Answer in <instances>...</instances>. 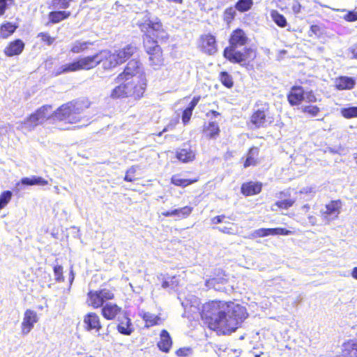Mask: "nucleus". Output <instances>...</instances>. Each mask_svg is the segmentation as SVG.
<instances>
[{
    "label": "nucleus",
    "instance_id": "20",
    "mask_svg": "<svg viewBox=\"0 0 357 357\" xmlns=\"http://www.w3.org/2000/svg\"><path fill=\"white\" fill-rule=\"evenodd\" d=\"M160 350L168 353L172 346V340L166 330H162L160 334V340L157 344Z\"/></svg>",
    "mask_w": 357,
    "mask_h": 357
},
{
    "label": "nucleus",
    "instance_id": "32",
    "mask_svg": "<svg viewBox=\"0 0 357 357\" xmlns=\"http://www.w3.org/2000/svg\"><path fill=\"white\" fill-rule=\"evenodd\" d=\"M18 27L17 24L11 22H6L0 26V37L2 38H7L12 35L16 29Z\"/></svg>",
    "mask_w": 357,
    "mask_h": 357
},
{
    "label": "nucleus",
    "instance_id": "46",
    "mask_svg": "<svg viewBox=\"0 0 357 357\" xmlns=\"http://www.w3.org/2000/svg\"><path fill=\"white\" fill-rule=\"evenodd\" d=\"M12 197V192L9 190L3 192L0 195V209L4 208L10 202Z\"/></svg>",
    "mask_w": 357,
    "mask_h": 357
},
{
    "label": "nucleus",
    "instance_id": "24",
    "mask_svg": "<svg viewBox=\"0 0 357 357\" xmlns=\"http://www.w3.org/2000/svg\"><path fill=\"white\" fill-rule=\"evenodd\" d=\"M355 80L349 77H340L335 80V86L339 90H349L354 88Z\"/></svg>",
    "mask_w": 357,
    "mask_h": 357
},
{
    "label": "nucleus",
    "instance_id": "4",
    "mask_svg": "<svg viewBox=\"0 0 357 357\" xmlns=\"http://www.w3.org/2000/svg\"><path fill=\"white\" fill-rule=\"evenodd\" d=\"M136 24L144 33V41L148 38L161 41L169 38L160 20L147 10L137 15Z\"/></svg>",
    "mask_w": 357,
    "mask_h": 357
},
{
    "label": "nucleus",
    "instance_id": "34",
    "mask_svg": "<svg viewBox=\"0 0 357 357\" xmlns=\"http://www.w3.org/2000/svg\"><path fill=\"white\" fill-rule=\"evenodd\" d=\"M92 43L77 40L73 43L71 45L70 51L73 53H80L88 49L89 45H91Z\"/></svg>",
    "mask_w": 357,
    "mask_h": 357
},
{
    "label": "nucleus",
    "instance_id": "10",
    "mask_svg": "<svg viewBox=\"0 0 357 357\" xmlns=\"http://www.w3.org/2000/svg\"><path fill=\"white\" fill-rule=\"evenodd\" d=\"M342 202L340 200H334L330 202L320 211L321 217L326 223L334 220L338 218L341 212Z\"/></svg>",
    "mask_w": 357,
    "mask_h": 357
},
{
    "label": "nucleus",
    "instance_id": "59",
    "mask_svg": "<svg viewBox=\"0 0 357 357\" xmlns=\"http://www.w3.org/2000/svg\"><path fill=\"white\" fill-rule=\"evenodd\" d=\"M225 218V215L215 216L212 218L211 222L213 224H219L223 221Z\"/></svg>",
    "mask_w": 357,
    "mask_h": 357
},
{
    "label": "nucleus",
    "instance_id": "64",
    "mask_svg": "<svg viewBox=\"0 0 357 357\" xmlns=\"http://www.w3.org/2000/svg\"><path fill=\"white\" fill-rule=\"evenodd\" d=\"M351 275L353 278L357 280V267H355L352 269Z\"/></svg>",
    "mask_w": 357,
    "mask_h": 357
},
{
    "label": "nucleus",
    "instance_id": "22",
    "mask_svg": "<svg viewBox=\"0 0 357 357\" xmlns=\"http://www.w3.org/2000/svg\"><path fill=\"white\" fill-rule=\"evenodd\" d=\"M342 353L343 357H357V339L343 344Z\"/></svg>",
    "mask_w": 357,
    "mask_h": 357
},
{
    "label": "nucleus",
    "instance_id": "44",
    "mask_svg": "<svg viewBox=\"0 0 357 357\" xmlns=\"http://www.w3.org/2000/svg\"><path fill=\"white\" fill-rule=\"evenodd\" d=\"M73 0H52V6L55 9H66Z\"/></svg>",
    "mask_w": 357,
    "mask_h": 357
},
{
    "label": "nucleus",
    "instance_id": "45",
    "mask_svg": "<svg viewBox=\"0 0 357 357\" xmlns=\"http://www.w3.org/2000/svg\"><path fill=\"white\" fill-rule=\"evenodd\" d=\"M220 80L227 88H231L233 86L232 77L226 72H222L220 74Z\"/></svg>",
    "mask_w": 357,
    "mask_h": 357
},
{
    "label": "nucleus",
    "instance_id": "52",
    "mask_svg": "<svg viewBox=\"0 0 357 357\" xmlns=\"http://www.w3.org/2000/svg\"><path fill=\"white\" fill-rule=\"evenodd\" d=\"M55 279L57 281L63 280V268L61 266H56L54 268Z\"/></svg>",
    "mask_w": 357,
    "mask_h": 357
},
{
    "label": "nucleus",
    "instance_id": "48",
    "mask_svg": "<svg viewBox=\"0 0 357 357\" xmlns=\"http://www.w3.org/2000/svg\"><path fill=\"white\" fill-rule=\"evenodd\" d=\"M317 98L312 91H304L303 101L308 103H313L317 102Z\"/></svg>",
    "mask_w": 357,
    "mask_h": 357
},
{
    "label": "nucleus",
    "instance_id": "63",
    "mask_svg": "<svg viewBox=\"0 0 357 357\" xmlns=\"http://www.w3.org/2000/svg\"><path fill=\"white\" fill-rule=\"evenodd\" d=\"M353 54L352 58L357 59V46H355L351 49Z\"/></svg>",
    "mask_w": 357,
    "mask_h": 357
},
{
    "label": "nucleus",
    "instance_id": "12",
    "mask_svg": "<svg viewBox=\"0 0 357 357\" xmlns=\"http://www.w3.org/2000/svg\"><path fill=\"white\" fill-rule=\"evenodd\" d=\"M39 317L37 312L33 310H25L22 321L21 323V332L23 335H28L38 321Z\"/></svg>",
    "mask_w": 357,
    "mask_h": 357
},
{
    "label": "nucleus",
    "instance_id": "21",
    "mask_svg": "<svg viewBox=\"0 0 357 357\" xmlns=\"http://www.w3.org/2000/svg\"><path fill=\"white\" fill-rule=\"evenodd\" d=\"M136 51V47L131 45H128L122 49L115 51L120 64L128 59Z\"/></svg>",
    "mask_w": 357,
    "mask_h": 357
},
{
    "label": "nucleus",
    "instance_id": "31",
    "mask_svg": "<svg viewBox=\"0 0 357 357\" xmlns=\"http://www.w3.org/2000/svg\"><path fill=\"white\" fill-rule=\"evenodd\" d=\"M21 183L23 185H46L48 184V181L40 176H33L32 177H24L21 180Z\"/></svg>",
    "mask_w": 357,
    "mask_h": 357
},
{
    "label": "nucleus",
    "instance_id": "27",
    "mask_svg": "<svg viewBox=\"0 0 357 357\" xmlns=\"http://www.w3.org/2000/svg\"><path fill=\"white\" fill-rule=\"evenodd\" d=\"M176 157L183 162H189L194 160L195 153L190 147L183 148L177 151Z\"/></svg>",
    "mask_w": 357,
    "mask_h": 357
},
{
    "label": "nucleus",
    "instance_id": "55",
    "mask_svg": "<svg viewBox=\"0 0 357 357\" xmlns=\"http://www.w3.org/2000/svg\"><path fill=\"white\" fill-rule=\"evenodd\" d=\"M192 114V112L190 111V109H185L183 111V116H182V121H183V123L185 124L190 121Z\"/></svg>",
    "mask_w": 357,
    "mask_h": 357
},
{
    "label": "nucleus",
    "instance_id": "54",
    "mask_svg": "<svg viewBox=\"0 0 357 357\" xmlns=\"http://www.w3.org/2000/svg\"><path fill=\"white\" fill-rule=\"evenodd\" d=\"M344 19L348 22H355L357 20V12L349 11L344 16Z\"/></svg>",
    "mask_w": 357,
    "mask_h": 357
},
{
    "label": "nucleus",
    "instance_id": "16",
    "mask_svg": "<svg viewBox=\"0 0 357 357\" xmlns=\"http://www.w3.org/2000/svg\"><path fill=\"white\" fill-rule=\"evenodd\" d=\"M122 311L121 307L113 303H107L102 308V314L107 320H112Z\"/></svg>",
    "mask_w": 357,
    "mask_h": 357
},
{
    "label": "nucleus",
    "instance_id": "23",
    "mask_svg": "<svg viewBox=\"0 0 357 357\" xmlns=\"http://www.w3.org/2000/svg\"><path fill=\"white\" fill-rule=\"evenodd\" d=\"M261 190V185L258 183H243L241 186V192L245 196H251L259 193Z\"/></svg>",
    "mask_w": 357,
    "mask_h": 357
},
{
    "label": "nucleus",
    "instance_id": "60",
    "mask_svg": "<svg viewBox=\"0 0 357 357\" xmlns=\"http://www.w3.org/2000/svg\"><path fill=\"white\" fill-rule=\"evenodd\" d=\"M219 115H220V113L216 111H214V110H211L208 112H207V114H206V116L211 119L215 118L216 116H218Z\"/></svg>",
    "mask_w": 357,
    "mask_h": 357
},
{
    "label": "nucleus",
    "instance_id": "43",
    "mask_svg": "<svg viewBox=\"0 0 357 357\" xmlns=\"http://www.w3.org/2000/svg\"><path fill=\"white\" fill-rule=\"evenodd\" d=\"M252 5V0H239L236 4V8L241 12L248 10Z\"/></svg>",
    "mask_w": 357,
    "mask_h": 357
},
{
    "label": "nucleus",
    "instance_id": "62",
    "mask_svg": "<svg viewBox=\"0 0 357 357\" xmlns=\"http://www.w3.org/2000/svg\"><path fill=\"white\" fill-rule=\"evenodd\" d=\"M308 220H309V222L312 225H314L317 222V219L313 215H309L308 216Z\"/></svg>",
    "mask_w": 357,
    "mask_h": 357
},
{
    "label": "nucleus",
    "instance_id": "41",
    "mask_svg": "<svg viewBox=\"0 0 357 357\" xmlns=\"http://www.w3.org/2000/svg\"><path fill=\"white\" fill-rule=\"evenodd\" d=\"M340 112L345 119L355 118L357 117V107L342 108Z\"/></svg>",
    "mask_w": 357,
    "mask_h": 357
},
{
    "label": "nucleus",
    "instance_id": "47",
    "mask_svg": "<svg viewBox=\"0 0 357 357\" xmlns=\"http://www.w3.org/2000/svg\"><path fill=\"white\" fill-rule=\"evenodd\" d=\"M294 234L292 231L284 229V228H271V235L276 236V235H290Z\"/></svg>",
    "mask_w": 357,
    "mask_h": 357
},
{
    "label": "nucleus",
    "instance_id": "29",
    "mask_svg": "<svg viewBox=\"0 0 357 357\" xmlns=\"http://www.w3.org/2000/svg\"><path fill=\"white\" fill-rule=\"evenodd\" d=\"M71 13L70 11L59 10L52 11L49 14V20L53 24L59 23L63 20L68 18Z\"/></svg>",
    "mask_w": 357,
    "mask_h": 357
},
{
    "label": "nucleus",
    "instance_id": "42",
    "mask_svg": "<svg viewBox=\"0 0 357 357\" xmlns=\"http://www.w3.org/2000/svg\"><path fill=\"white\" fill-rule=\"evenodd\" d=\"M271 235V228H261L253 231L250 234L248 238H256L259 237H265Z\"/></svg>",
    "mask_w": 357,
    "mask_h": 357
},
{
    "label": "nucleus",
    "instance_id": "57",
    "mask_svg": "<svg viewBox=\"0 0 357 357\" xmlns=\"http://www.w3.org/2000/svg\"><path fill=\"white\" fill-rule=\"evenodd\" d=\"M299 193L313 195L315 193L314 188L312 186L305 187L299 191Z\"/></svg>",
    "mask_w": 357,
    "mask_h": 357
},
{
    "label": "nucleus",
    "instance_id": "38",
    "mask_svg": "<svg viewBox=\"0 0 357 357\" xmlns=\"http://www.w3.org/2000/svg\"><path fill=\"white\" fill-rule=\"evenodd\" d=\"M271 16L274 22L280 27H284L287 25L286 18L277 10H272Z\"/></svg>",
    "mask_w": 357,
    "mask_h": 357
},
{
    "label": "nucleus",
    "instance_id": "33",
    "mask_svg": "<svg viewBox=\"0 0 357 357\" xmlns=\"http://www.w3.org/2000/svg\"><path fill=\"white\" fill-rule=\"evenodd\" d=\"M171 182L176 186L185 188L197 182V179H185L181 178L179 175H174L171 178Z\"/></svg>",
    "mask_w": 357,
    "mask_h": 357
},
{
    "label": "nucleus",
    "instance_id": "7",
    "mask_svg": "<svg viewBox=\"0 0 357 357\" xmlns=\"http://www.w3.org/2000/svg\"><path fill=\"white\" fill-rule=\"evenodd\" d=\"M236 49L237 47H227L224 50V56L231 63L245 66L256 57L255 50L252 48H245L243 52Z\"/></svg>",
    "mask_w": 357,
    "mask_h": 357
},
{
    "label": "nucleus",
    "instance_id": "13",
    "mask_svg": "<svg viewBox=\"0 0 357 357\" xmlns=\"http://www.w3.org/2000/svg\"><path fill=\"white\" fill-rule=\"evenodd\" d=\"M178 298L186 311L192 313L199 312L200 302L197 297L190 294L186 295L185 292H180Z\"/></svg>",
    "mask_w": 357,
    "mask_h": 357
},
{
    "label": "nucleus",
    "instance_id": "3",
    "mask_svg": "<svg viewBox=\"0 0 357 357\" xmlns=\"http://www.w3.org/2000/svg\"><path fill=\"white\" fill-rule=\"evenodd\" d=\"M54 121H59L66 125H76L83 127L89 124V119L84 115L83 105L78 102H69L60 106L54 113H51Z\"/></svg>",
    "mask_w": 357,
    "mask_h": 357
},
{
    "label": "nucleus",
    "instance_id": "14",
    "mask_svg": "<svg viewBox=\"0 0 357 357\" xmlns=\"http://www.w3.org/2000/svg\"><path fill=\"white\" fill-rule=\"evenodd\" d=\"M84 326L88 331L95 330L98 332L102 328L100 317L94 312H89L84 316Z\"/></svg>",
    "mask_w": 357,
    "mask_h": 357
},
{
    "label": "nucleus",
    "instance_id": "1",
    "mask_svg": "<svg viewBox=\"0 0 357 357\" xmlns=\"http://www.w3.org/2000/svg\"><path fill=\"white\" fill-rule=\"evenodd\" d=\"M199 312L208 327L220 334L235 331L248 317L244 306L231 301H208Z\"/></svg>",
    "mask_w": 357,
    "mask_h": 357
},
{
    "label": "nucleus",
    "instance_id": "25",
    "mask_svg": "<svg viewBox=\"0 0 357 357\" xmlns=\"http://www.w3.org/2000/svg\"><path fill=\"white\" fill-rule=\"evenodd\" d=\"M140 316L144 321L145 326L147 328L159 325L162 323V319L160 317L150 312H142Z\"/></svg>",
    "mask_w": 357,
    "mask_h": 357
},
{
    "label": "nucleus",
    "instance_id": "15",
    "mask_svg": "<svg viewBox=\"0 0 357 357\" xmlns=\"http://www.w3.org/2000/svg\"><path fill=\"white\" fill-rule=\"evenodd\" d=\"M24 43L20 39L10 42L4 49L3 52L7 56L20 55L24 49Z\"/></svg>",
    "mask_w": 357,
    "mask_h": 357
},
{
    "label": "nucleus",
    "instance_id": "9",
    "mask_svg": "<svg viewBox=\"0 0 357 357\" xmlns=\"http://www.w3.org/2000/svg\"><path fill=\"white\" fill-rule=\"evenodd\" d=\"M114 296L113 292L107 289L91 291L88 293L87 303L93 308H98L103 307V304L107 301L113 299Z\"/></svg>",
    "mask_w": 357,
    "mask_h": 357
},
{
    "label": "nucleus",
    "instance_id": "6",
    "mask_svg": "<svg viewBox=\"0 0 357 357\" xmlns=\"http://www.w3.org/2000/svg\"><path fill=\"white\" fill-rule=\"evenodd\" d=\"M99 64L98 54L87 56L75 61L73 63L64 64L58 68L55 72L56 75L63 73L75 72L79 70H88L94 68Z\"/></svg>",
    "mask_w": 357,
    "mask_h": 357
},
{
    "label": "nucleus",
    "instance_id": "8",
    "mask_svg": "<svg viewBox=\"0 0 357 357\" xmlns=\"http://www.w3.org/2000/svg\"><path fill=\"white\" fill-rule=\"evenodd\" d=\"M144 46L146 52L149 56L150 65L155 68L162 66L164 61L162 52L160 46L158 44L157 40L148 38L144 40Z\"/></svg>",
    "mask_w": 357,
    "mask_h": 357
},
{
    "label": "nucleus",
    "instance_id": "37",
    "mask_svg": "<svg viewBox=\"0 0 357 357\" xmlns=\"http://www.w3.org/2000/svg\"><path fill=\"white\" fill-rule=\"evenodd\" d=\"M226 282V280L224 278H211L206 282V286L208 288H214L216 290H221L222 287L220 284H224Z\"/></svg>",
    "mask_w": 357,
    "mask_h": 357
},
{
    "label": "nucleus",
    "instance_id": "18",
    "mask_svg": "<svg viewBox=\"0 0 357 357\" xmlns=\"http://www.w3.org/2000/svg\"><path fill=\"white\" fill-rule=\"evenodd\" d=\"M304 90L301 86H293L288 94V101L291 105H298L303 101Z\"/></svg>",
    "mask_w": 357,
    "mask_h": 357
},
{
    "label": "nucleus",
    "instance_id": "53",
    "mask_svg": "<svg viewBox=\"0 0 357 357\" xmlns=\"http://www.w3.org/2000/svg\"><path fill=\"white\" fill-rule=\"evenodd\" d=\"M38 37L41 38L43 42H45L47 45H51L54 41V38H52L49 34L46 33H40Z\"/></svg>",
    "mask_w": 357,
    "mask_h": 357
},
{
    "label": "nucleus",
    "instance_id": "2",
    "mask_svg": "<svg viewBox=\"0 0 357 357\" xmlns=\"http://www.w3.org/2000/svg\"><path fill=\"white\" fill-rule=\"evenodd\" d=\"M115 81L119 85L111 91L109 97L112 99L131 98L135 100H140L147 86L142 65L137 60L130 61Z\"/></svg>",
    "mask_w": 357,
    "mask_h": 357
},
{
    "label": "nucleus",
    "instance_id": "35",
    "mask_svg": "<svg viewBox=\"0 0 357 357\" xmlns=\"http://www.w3.org/2000/svg\"><path fill=\"white\" fill-rule=\"evenodd\" d=\"M204 130L206 133V135L210 138H215L219 135L220 133L219 126L214 121L210 122Z\"/></svg>",
    "mask_w": 357,
    "mask_h": 357
},
{
    "label": "nucleus",
    "instance_id": "56",
    "mask_svg": "<svg viewBox=\"0 0 357 357\" xmlns=\"http://www.w3.org/2000/svg\"><path fill=\"white\" fill-rule=\"evenodd\" d=\"M235 13H232L231 9H227L225 10L224 13V19L227 22L229 23L231 20L234 18Z\"/></svg>",
    "mask_w": 357,
    "mask_h": 357
},
{
    "label": "nucleus",
    "instance_id": "50",
    "mask_svg": "<svg viewBox=\"0 0 357 357\" xmlns=\"http://www.w3.org/2000/svg\"><path fill=\"white\" fill-rule=\"evenodd\" d=\"M137 166H132L130 168H129L126 172L124 180L129 182L133 181L135 180V174L137 171Z\"/></svg>",
    "mask_w": 357,
    "mask_h": 357
},
{
    "label": "nucleus",
    "instance_id": "11",
    "mask_svg": "<svg viewBox=\"0 0 357 357\" xmlns=\"http://www.w3.org/2000/svg\"><path fill=\"white\" fill-rule=\"evenodd\" d=\"M97 54L98 63L99 64L102 63L105 70H110L120 65L115 52H112L108 50H103Z\"/></svg>",
    "mask_w": 357,
    "mask_h": 357
},
{
    "label": "nucleus",
    "instance_id": "39",
    "mask_svg": "<svg viewBox=\"0 0 357 357\" xmlns=\"http://www.w3.org/2000/svg\"><path fill=\"white\" fill-rule=\"evenodd\" d=\"M302 112L308 114L312 117L317 116L320 112L319 107L316 105H302L301 107Z\"/></svg>",
    "mask_w": 357,
    "mask_h": 357
},
{
    "label": "nucleus",
    "instance_id": "49",
    "mask_svg": "<svg viewBox=\"0 0 357 357\" xmlns=\"http://www.w3.org/2000/svg\"><path fill=\"white\" fill-rule=\"evenodd\" d=\"M322 34V29L319 25L314 24L310 26V31L308 32V36L310 37H312L315 36L316 37H319Z\"/></svg>",
    "mask_w": 357,
    "mask_h": 357
},
{
    "label": "nucleus",
    "instance_id": "26",
    "mask_svg": "<svg viewBox=\"0 0 357 357\" xmlns=\"http://www.w3.org/2000/svg\"><path fill=\"white\" fill-rule=\"evenodd\" d=\"M117 329L118 331L123 335H130L133 331L130 319L128 317H123L121 319L119 320Z\"/></svg>",
    "mask_w": 357,
    "mask_h": 357
},
{
    "label": "nucleus",
    "instance_id": "40",
    "mask_svg": "<svg viewBox=\"0 0 357 357\" xmlns=\"http://www.w3.org/2000/svg\"><path fill=\"white\" fill-rule=\"evenodd\" d=\"M193 208L191 206H185L182 208L174 209L175 216L179 218H186L192 213Z\"/></svg>",
    "mask_w": 357,
    "mask_h": 357
},
{
    "label": "nucleus",
    "instance_id": "36",
    "mask_svg": "<svg viewBox=\"0 0 357 357\" xmlns=\"http://www.w3.org/2000/svg\"><path fill=\"white\" fill-rule=\"evenodd\" d=\"M295 203L294 199H287L275 202L272 206V211H277L278 208L287 209L292 206Z\"/></svg>",
    "mask_w": 357,
    "mask_h": 357
},
{
    "label": "nucleus",
    "instance_id": "17",
    "mask_svg": "<svg viewBox=\"0 0 357 357\" xmlns=\"http://www.w3.org/2000/svg\"><path fill=\"white\" fill-rule=\"evenodd\" d=\"M248 37L245 32L241 29L234 31L229 39V46L232 47H238L246 44Z\"/></svg>",
    "mask_w": 357,
    "mask_h": 357
},
{
    "label": "nucleus",
    "instance_id": "19",
    "mask_svg": "<svg viewBox=\"0 0 357 357\" xmlns=\"http://www.w3.org/2000/svg\"><path fill=\"white\" fill-rule=\"evenodd\" d=\"M201 46L204 51L212 54L216 52L215 38L212 35H204L201 38Z\"/></svg>",
    "mask_w": 357,
    "mask_h": 357
},
{
    "label": "nucleus",
    "instance_id": "51",
    "mask_svg": "<svg viewBox=\"0 0 357 357\" xmlns=\"http://www.w3.org/2000/svg\"><path fill=\"white\" fill-rule=\"evenodd\" d=\"M192 352V351L190 347H183L176 350V354L178 357H185L190 355Z\"/></svg>",
    "mask_w": 357,
    "mask_h": 357
},
{
    "label": "nucleus",
    "instance_id": "61",
    "mask_svg": "<svg viewBox=\"0 0 357 357\" xmlns=\"http://www.w3.org/2000/svg\"><path fill=\"white\" fill-rule=\"evenodd\" d=\"M161 214L165 217L175 216L174 210H172V211L162 212Z\"/></svg>",
    "mask_w": 357,
    "mask_h": 357
},
{
    "label": "nucleus",
    "instance_id": "58",
    "mask_svg": "<svg viewBox=\"0 0 357 357\" xmlns=\"http://www.w3.org/2000/svg\"><path fill=\"white\" fill-rule=\"evenodd\" d=\"M216 229H218L220 231H221L222 233L229 234H234L233 229L231 228H230V227H216Z\"/></svg>",
    "mask_w": 357,
    "mask_h": 357
},
{
    "label": "nucleus",
    "instance_id": "30",
    "mask_svg": "<svg viewBox=\"0 0 357 357\" xmlns=\"http://www.w3.org/2000/svg\"><path fill=\"white\" fill-rule=\"evenodd\" d=\"M266 116L264 111L258 110L252 114L251 122L257 128L265 126L266 123Z\"/></svg>",
    "mask_w": 357,
    "mask_h": 357
},
{
    "label": "nucleus",
    "instance_id": "28",
    "mask_svg": "<svg viewBox=\"0 0 357 357\" xmlns=\"http://www.w3.org/2000/svg\"><path fill=\"white\" fill-rule=\"evenodd\" d=\"M259 149L257 148H251L248 154L246 160L244 162V167L255 166L259 162Z\"/></svg>",
    "mask_w": 357,
    "mask_h": 357
},
{
    "label": "nucleus",
    "instance_id": "5",
    "mask_svg": "<svg viewBox=\"0 0 357 357\" xmlns=\"http://www.w3.org/2000/svg\"><path fill=\"white\" fill-rule=\"evenodd\" d=\"M52 107L44 105L31 114L24 121L17 123V129L24 132L32 131L37 126L51 119Z\"/></svg>",
    "mask_w": 357,
    "mask_h": 357
}]
</instances>
